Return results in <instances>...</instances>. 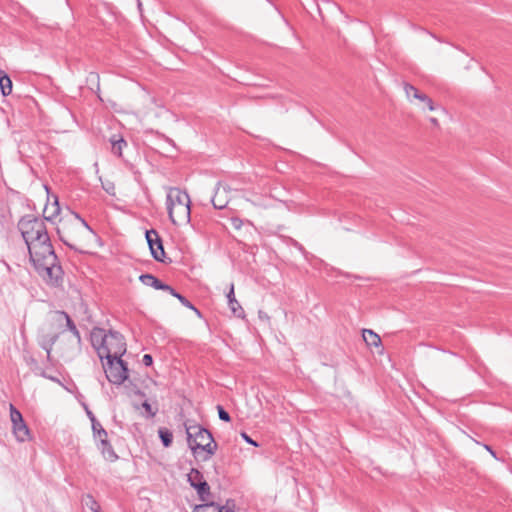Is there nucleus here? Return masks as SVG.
Instances as JSON below:
<instances>
[{"label": "nucleus", "instance_id": "obj_22", "mask_svg": "<svg viewBox=\"0 0 512 512\" xmlns=\"http://www.w3.org/2000/svg\"><path fill=\"white\" fill-rule=\"evenodd\" d=\"M0 89L4 96L12 92V81L8 75L0 70Z\"/></svg>", "mask_w": 512, "mask_h": 512}, {"label": "nucleus", "instance_id": "obj_19", "mask_svg": "<svg viewBox=\"0 0 512 512\" xmlns=\"http://www.w3.org/2000/svg\"><path fill=\"white\" fill-rule=\"evenodd\" d=\"M193 512H234L227 507H219L214 502L197 505Z\"/></svg>", "mask_w": 512, "mask_h": 512}, {"label": "nucleus", "instance_id": "obj_10", "mask_svg": "<svg viewBox=\"0 0 512 512\" xmlns=\"http://www.w3.org/2000/svg\"><path fill=\"white\" fill-rule=\"evenodd\" d=\"M230 187L226 184L218 182L215 188V193L211 198V202L215 209H223L227 206L230 200Z\"/></svg>", "mask_w": 512, "mask_h": 512}, {"label": "nucleus", "instance_id": "obj_16", "mask_svg": "<svg viewBox=\"0 0 512 512\" xmlns=\"http://www.w3.org/2000/svg\"><path fill=\"white\" fill-rule=\"evenodd\" d=\"M60 213V206L58 202V198L54 196L53 202L47 203L43 210V215L45 220H52Z\"/></svg>", "mask_w": 512, "mask_h": 512}, {"label": "nucleus", "instance_id": "obj_9", "mask_svg": "<svg viewBox=\"0 0 512 512\" xmlns=\"http://www.w3.org/2000/svg\"><path fill=\"white\" fill-rule=\"evenodd\" d=\"M145 237H146V240L149 245V249L151 251L153 258L156 261L163 262L164 257H165V252H164L162 240H161L158 232L154 229L147 230L145 233Z\"/></svg>", "mask_w": 512, "mask_h": 512}, {"label": "nucleus", "instance_id": "obj_39", "mask_svg": "<svg viewBox=\"0 0 512 512\" xmlns=\"http://www.w3.org/2000/svg\"><path fill=\"white\" fill-rule=\"evenodd\" d=\"M484 448H485L487 451H489V452L492 450V449H491V447H490V446H488V445H484Z\"/></svg>", "mask_w": 512, "mask_h": 512}, {"label": "nucleus", "instance_id": "obj_26", "mask_svg": "<svg viewBox=\"0 0 512 512\" xmlns=\"http://www.w3.org/2000/svg\"><path fill=\"white\" fill-rule=\"evenodd\" d=\"M10 419L12 424L23 421L22 414L12 404H10Z\"/></svg>", "mask_w": 512, "mask_h": 512}, {"label": "nucleus", "instance_id": "obj_5", "mask_svg": "<svg viewBox=\"0 0 512 512\" xmlns=\"http://www.w3.org/2000/svg\"><path fill=\"white\" fill-rule=\"evenodd\" d=\"M403 88L407 100L422 112H426L427 110L431 112H440L443 114L446 112L441 105H436L427 94L421 92L410 83L405 82L403 84Z\"/></svg>", "mask_w": 512, "mask_h": 512}, {"label": "nucleus", "instance_id": "obj_33", "mask_svg": "<svg viewBox=\"0 0 512 512\" xmlns=\"http://www.w3.org/2000/svg\"><path fill=\"white\" fill-rule=\"evenodd\" d=\"M142 361H143V364L145 366H150L153 363V359H152V356L150 354H145L143 356Z\"/></svg>", "mask_w": 512, "mask_h": 512}, {"label": "nucleus", "instance_id": "obj_32", "mask_svg": "<svg viewBox=\"0 0 512 512\" xmlns=\"http://www.w3.org/2000/svg\"><path fill=\"white\" fill-rule=\"evenodd\" d=\"M241 437L249 444L255 446V447H258V443L255 442L252 438H250L245 432H242L241 433Z\"/></svg>", "mask_w": 512, "mask_h": 512}, {"label": "nucleus", "instance_id": "obj_3", "mask_svg": "<svg viewBox=\"0 0 512 512\" xmlns=\"http://www.w3.org/2000/svg\"><path fill=\"white\" fill-rule=\"evenodd\" d=\"M58 234L66 245L80 251L85 242L93 237L92 229L78 215H75L74 221L71 223L61 222Z\"/></svg>", "mask_w": 512, "mask_h": 512}, {"label": "nucleus", "instance_id": "obj_30", "mask_svg": "<svg viewBox=\"0 0 512 512\" xmlns=\"http://www.w3.org/2000/svg\"><path fill=\"white\" fill-rule=\"evenodd\" d=\"M217 410H218V416L221 420H223L225 422L230 421L229 413L227 411H225L222 406L218 405Z\"/></svg>", "mask_w": 512, "mask_h": 512}, {"label": "nucleus", "instance_id": "obj_37", "mask_svg": "<svg viewBox=\"0 0 512 512\" xmlns=\"http://www.w3.org/2000/svg\"><path fill=\"white\" fill-rule=\"evenodd\" d=\"M429 121H430V123H431L434 127H439V121H438V119H437V118H435V117H430V118H429Z\"/></svg>", "mask_w": 512, "mask_h": 512}, {"label": "nucleus", "instance_id": "obj_38", "mask_svg": "<svg viewBox=\"0 0 512 512\" xmlns=\"http://www.w3.org/2000/svg\"><path fill=\"white\" fill-rule=\"evenodd\" d=\"M87 415L90 418L92 423L96 422L95 416L93 415V413L91 411L87 410Z\"/></svg>", "mask_w": 512, "mask_h": 512}, {"label": "nucleus", "instance_id": "obj_8", "mask_svg": "<svg viewBox=\"0 0 512 512\" xmlns=\"http://www.w3.org/2000/svg\"><path fill=\"white\" fill-rule=\"evenodd\" d=\"M187 477L190 485L197 490L200 499L206 501L210 495V487L203 475L197 469H191Z\"/></svg>", "mask_w": 512, "mask_h": 512}, {"label": "nucleus", "instance_id": "obj_1", "mask_svg": "<svg viewBox=\"0 0 512 512\" xmlns=\"http://www.w3.org/2000/svg\"><path fill=\"white\" fill-rule=\"evenodd\" d=\"M18 228L38 274L51 286L61 285L63 270L58 263L44 220L27 215L21 218Z\"/></svg>", "mask_w": 512, "mask_h": 512}, {"label": "nucleus", "instance_id": "obj_28", "mask_svg": "<svg viewBox=\"0 0 512 512\" xmlns=\"http://www.w3.org/2000/svg\"><path fill=\"white\" fill-rule=\"evenodd\" d=\"M102 188L109 194L115 195V185L111 181H102Z\"/></svg>", "mask_w": 512, "mask_h": 512}, {"label": "nucleus", "instance_id": "obj_6", "mask_svg": "<svg viewBox=\"0 0 512 512\" xmlns=\"http://www.w3.org/2000/svg\"><path fill=\"white\" fill-rule=\"evenodd\" d=\"M126 352L124 337L116 332L109 331L105 346L100 349V359L121 358Z\"/></svg>", "mask_w": 512, "mask_h": 512}, {"label": "nucleus", "instance_id": "obj_21", "mask_svg": "<svg viewBox=\"0 0 512 512\" xmlns=\"http://www.w3.org/2000/svg\"><path fill=\"white\" fill-rule=\"evenodd\" d=\"M109 141L112 146V152L115 155L121 156L123 148L127 146V143L124 140V138L121 137L120 135H113Z\"/></svg>", "mask_w": 512, "mask_h": 512}, {"label": "nucleus", "instance_id": "obj_7", "mask_svg": "<svg viewBox=\"0 0 512 512\" xmlns=\"http://www.w3.org/2000/svg\"><path fill=\"white\" fill-rule=\"evenodd\" d=\"M103 369L107 380L116 385L122 384L128 378V369L125 362L121 358L105 359Z\"/></svg>", "mask_w": 512, "mask_h": 512}, {"label": "nucleus", "instance_id": "obj_27", "mask_svg": "<svg viewBox=\"0 0 512 512\" xmlns=\"http://www.w3.org/2000/svg\"><path fill=\"white\" fill-rule=\"evenodd\" d=\"M142 407L145 409L148 417H150V418L154 417L158 412V408H153L152 405L150 403H148L147 401H144L142 403Z\"/></svg>", "mask_w": 512, "mask_h": 512}, {"label": "nucleus", "instance_id": "obj_13", "mask_svg": "<svg viewBox=\"0 0 512 512\" xmlns=\"http://www.w3.org/2000/svg\"><path fill=\"white\" fill-rule=\"evenodd\" d=\"M58 338L56 333H44L42 332L38 336V344L47 352V358L50 359L52 347Z\"/></svg>", "mask_w": 512, "mask_h": 512}, {"label": "nucleus", "instance_id": "obj_40", "mask_svg": "<svg viewBox=\"0 0 512 512\" xmlns=\"http://www.w3.org/2000/svg\"><path fill=\"white\" fill-rule=\"evenodd\" d=\"M489 453H490L494 458H496V454H495V452H494L493 450H491Z\"/></svg>", "mask_w": 512, "mask_h": 512}, {"label": "nucleus", "instance_id": "obj_25", "mask_svg": "<svg viewBox=\"0 0 512 512\" xmlns=\"http://www.w3.org/2000/svg\"><path fill=\"white\" fill-rule=\"evenodd\" d=\"M101 452L105 459L109 461H114L117 459V455L115 454L112 446L107 442V445H101Z\"/></svg>", "mask_w": 512, "mask_h": 512}, {"label": "nucleus", "instance_id": "obj_34", "mask_svg": "<svg viewBox=\"0 0 512 512\" xmlns=\"http://www.w3.org/2000/svg\"><path fill=\"white\" fill-rule=\"evenodd\" d=\"M88 500L91 502V506H90V508H91L94 512H99V511H98L99 506L97 505L96 501H95L91 496H88Z\"/></svg>", "mask_w": 512, "mask_h": 512}, {"label": "nucleus", "instance_id": "obj_15", "mask_svg": "<svg viewBox=\"0 0 512 512\" xmlns=\"http://www.w3.org/2000/svg\"><path fill=\"white\" fill-rule=\"evenodd\" d=\"M227 300L232 313L237 317H244V310L235 298L233 283L230 285V289L227 293Z\"/></svg>", "mask_w": 512, "mask_h": 512}, {"label": "nucleus", "instance_id": "obj_14", "mask_svg": "<svg viewBox=\"0 0 512 512\" xmlns=\"http://www.w3.org/2000/svg\"><path fill=\"white\" fill-rule=\"evenodd\" d=\"M107 334L108 333H105V331L101 328H94L91 332V343L93 347L97 350L99 357L100 349L105 346Z\"/></svg>", "mask_w": 512, "mask_h": 512}, {"label": "nucleus", "instance_id": "obj_17", "mask_svg": "<svg viewBox=\"0 0 512 512\" xmlns=\"http://www.w3.org/2000/svg\"><path fill=\"white\" fill-rule=\"evenodd\" d=\"M13 433L20 442H24L29 438V429L24 420L13 424Z\"/></svg>", "mask_w": 512, "mask_h": 512}, {"label": "nucleus", "instance_id": "obj_31", "mask_svg": "<svg viewBox=\"0 0 512 512\" xmlns=\"http://www.w3.org/2000/svg\"><path fill=\"white\" fill-rule=\"evenodd\" d=\"M231 223L235 229H240L242 227L243 221L240 218L233 217L231 219Z\"/></svg>", "mask_w": 512, "mask_h": 512}, {"label": "nucleus", "instance_id": "obj_20", "mask_svg": "<svg viewBox=\"0 0 512 512\" xmlns=\"http://www.w3.org/2000/svg\"><path fill=\"white\" fill-rule=\"evenodd\" d=\"M363 339L365 343L369 346L380 347L381 346V338L375 333L373 330L364 329L362 332Z\"/></svg>", "mask_w": 512, "mask_h": 512}, {"label": "nucleus", "instance_id": "obj_35", "mask_svg": "<svg viewBox=\"0 0 512 512\" xmlns=\"http://www.w3.org/2000/svg\"><path fill=\"white\" fill-rule=\"evenodd\" d=\"M166 287L167 288H161V290H164V291H167L169 292L172 296H174L176 298V295H180L179 293H177L171 286L167 285L166 284Z\"/></svg>", "mask_w": 512, "mask_h": 512}, {"label": "nucleus", "instance_id": "obj_4", "mask_svg": "<svg viewBox=\"0 0 512 512\" xmlns=\"http://www.w3.org/2000/svg\"><path fill=\"white\" fill-rule=\"evenodd\" d=\"M187 441L190 449L196 455L198 450H202L207 453L204 460H207L212 456L217 448L212 434L205 428L199 425L186 426Z\"/></svg>", "mask_w": 512, "mask_h": 512}, {"label": "nucleus", "instance_id": "obj_23", "mask_svg": "<svg viewBox=\"0 0 512 512\" xmlns=\"http://www.w3.org/2000/svg\"><path fill=\"white\" fill-rule=\"evenodd\" d=\"M94 435L99 439L101 445H107V432L104 430L99 422L92 423Z\"/></svg>", "mask_w": 512, "mask_h": 512}, {"label": "nucleus", "instance_id": "obj_2", "mask_svg": "<svg viewBox=\"0 0 512 512\" xmlns=\"http://www.w3.org/2000/svg\"><path fill=\"white\" fill-rule=\"evenodd\" d=\"M166 206L173 224L184 225L190 222V198L186 192L177 187H169L167 189Z\"/></svg>", "mask_w": 512, "mask_h": 512}, {"label": "nucleus", "instance_id": "obj_18", "mask_svg": "<svg viewBox=\"0 0 512 512\" xmlns=\"http://www.w3.org/2000/svg\"><path fill=\"white\" fill-rule=\"evenodd\" d=\"M139 279L144 285L153 287L156 290H161V288H167L166 284L162 283L158 278H156L152 274H142L139 277Z\"/></svg>", "mask_w": 512, "mask_h": 512}, {"label": "nucleus", "instance_id": "obj_29", "mask_svg": "<svg viewBox=\"0 0 512 512\" xmlns=\"http://www.w3.org/2000/svg\"><path fill=\"white\" fill-rule=\"evenodd\" d=\"M176 298L187 308L194 310L197 314H199V311L192 305L190 301H188L184 296L182 295H176Z\"/></svg>", "mask_w": 512, "mask_h": 512}, {"label": "nucleus", "instance_id": "obj_36", "mask_svg": "<svg viewBox=\"0 0 512 512\" xmlns=\"http://www.w3.org/2000/svg\"><path fill=\"white\" fill-rule=\"evenodd\" d=\"M95 79L97 81V89H99V75L97 73H90L88 80Z\"/></svg>", "mask_w": 512, "mask_h": 512}, {"label": "nucleus", "instance_id": "obj_11", "mask_svg": "<svg viewBox=\"0 0 512 512\" xmlns=\"http://www.w3.org/2000/svg\"><path fill=\"white\" fill-rule=\"evenodd\" d=\"M50 321L52 323L58 324L59 326L66 325L68 329L73 333L76 341L78 343L80 342L79 331L67 313L64 311H54L50 314Z\"/></svg>", "mask_w": 512, "mask_h": 512}, {"label": "nucleus", "instance_id": "obj_24", "mask_svg": "<svg viewBox=\"0 0 512 512\" xmlns=\"http://www.w3.org/2000/svg\"><path fill=\"white\" fill-rule=\"evenodd\" d=\"M159 437L165 447H169L173 441V434L167 428H160L158 430Z\"/></svg>", "mask_w": 512, "mask_h": 512}, {"label": "nucleus", "instance_id": "obj_12", "mask_svg": "<svg viewBox=\"0 0 512 512\" xmlns=\"http://www.w3.org/2000/svg\"><path fill=\"white\" fill-rule=\"evenodd\" d=\"M164 113H166L165 109L151 99L148 100V103L144 109L139 111L140 117L145 120L159 118Z\"/></svg>", "mask_w": 512, "mask_h": 512}]
</instances>
